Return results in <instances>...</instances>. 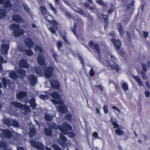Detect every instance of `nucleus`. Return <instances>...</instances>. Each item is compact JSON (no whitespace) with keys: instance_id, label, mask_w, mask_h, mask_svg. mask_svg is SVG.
<instances>
[{"instance_id":"0eeeda50","label":"nucleus","mask_w":150,"mask_h":150,"mask_svg":"<svg viewBox=\"0 0 150 150\" xmlns=\"http://www.w3.org/2000/svg\"><path fill=\"white\" fill-rule=\"evenodd\" d=\"M30 143L33 147L38 149L43 150L44 149L43 144L40 142L31 140L30 141Z\"/></svg>"},{"instance_id":"2f4dec72","label":"nucleus","mask_w":150,"mask_h":150,"mask_svg":"<svg viewBox=\"0 0 150 150\" xmlns=\"http://www.w3.org/2000/svg\"><path fill=\"white\" fill-rule=\"evenodd\" d=\"M45 119L47 121H52L53 119V116L47 113L45 114Z\"/></svg>"},{"instance_id":"c9c22d12","label":"nucleus","mask_w":150,"mask_h":150,"mask_svg":"<svg viewBox=\"0 0 150 150\" xmlns=\"http://www.w3.org/2000/svg\"><path fill=\"white\" fill-rule=\"evenodd\" d=\"M20 28V25L16 24H12L11 25V29L13 30H17Z\"/></svg>"},{"instance_id":"4c0bfd02","label":"nucleus","mask_w":150,"mask_h":150,"mask_svg":"<svg viewBox=\"0 0 150 150\" xmlns=\"http://www.w3.org/2000/svg\"><path fill=\"white\" fill-rule=\"evenodd\" d=\"M49 6L51 10L53 11L54 13L55 14H57L58 12L56 9L53 6V5L51 4H49Z\"/></svg>"},{"instance_id":"6e6552de","label":"nucleus","mask_w":150,"mask_h":150,"mask_svg":"<svg viewBox=\"0 0 150 150\" xmlns=\"http://www.w3.org/2000/svg\"><path fill=\"white\" fill-rule=\"evenodd\" d=\"M3 137L6 138L10 139L12 138V133L11 131L8 129H1Z\"/></svg>"},{"instance_id":"a211bd4d","label":"nucleus","mask_w":150,"mask_h":150,"mask_svg":"<svg viewBox=\"0 0 150 150\" xmlns=\"http://www.w3.org/2000/svg\"><path fill=\"white\" fill-rule=\"evenodd\" d=\"M89 43L90 46L92 48L95 49L97 53L98 54V55H99L100 51L99 50V47L98 44H94L93 42L92 41H90Z\"/></svg>"},{"instance_id":"49530a36","label":"nucleus","mask_w":150,"mask_h":150,"mask_svg":"<svg viewBox=\"0 0 150 150\" xmlns=\"http://www.w3.org/2000/svg\"><path fill=\"white\" fill-rule=\"evenodd\" d=\"M2 81L3 83V86L5 87H6L7 86V81L6 79L5 78H3L2 80Z\"/></svg>"},{"instance_id":"79ce46f5","label":"nucleus","mask_w":150,"mask_h":150,"mask_svg":"<svg viewBox=\"0 0 150 150\" xmlns=\"http://www.w3.org/2000/svg\"><path fill=\"white\" fill-rule=\"evenodd\" d=\"M52 147L54 150H62L56 144H54L52 145Z\"/></svg>"},{"instance_id":"37998d69","label":"nucleus","mask_w":150,"mask_h":150,"mask_svg":"<svg viewBox=\"0 0 150 150\" xmlns=\"http://www.w3.org/2000/svg\"><path fill=\"white\" fill-rule=\"evenodd\" d=\"M93 88L96 89V87H98L99 88L101 91L102 92L103 90V87L102 85L101 84H100L98 85H95L93 86Z\"/></svg>"},{"instance_id":"338daca9","label":"nucleus","mask_w":150,"mask_h":150,"mask_svg":"<svg viewBox=\"0 0 150 150\" xmlns=\"http://www.w3.org/2000/svg\"><path fill=\"white\" fill-rule=\"evenodd\" d=\"M126 33L127 38L128 39L129 41H130L131 40V38L130 37V35L128 31H127Z\"/></svg>"},{"instance_id":"c03bdc74","label":"nucleus","mask_w":150,"mask_h":150,"mask_svg":"<svg viewBox=\"0 0 150 150\" xmlns=\"http://www.w3.org/2000/svg\"><path fill=\"white\" fill-rule=\"evenodd\" d=\"M40 98L43 100H46L48 99V96L47 95H41L40 96Z\"/></svg>"},{"instance_id":"f257e3e1","label":"nucleus","mask_w":150,"mask_h":150,"mask_svg":"<svg viewBox=\"0 0 150 150\" xmlns=\"http://www.w3.org/2000/svg\"><path fill=\"white\" fill-rule=\"evenodd\" d=\"M51 96L52 98L56 99H51L52 102L53 103L59 105L57 107L56 106V107L57 109L60 116H61L62 113H66L67 112V106L65 105H63L64 102L62 100L59 99L60 97L57 93L54 92L51 93Z\"/></svg>"},{"instance_id":"052dcab7","label":"nucleus","mask_w":150,"mask_h":150,"mask_svg":"<svg viewBox=\"0 0 150 150\" xmlns=\"http://www.w3.org/2000/svg\"><path fill=\"white\" fill-rule=\"evenodd\" d=\"M57 44L58 46V49L59 50V48L62 46V43L61 42L58 41L57 42Z\"/></svg>"},{"instance_id":"f8f14e48","label":"nucleus","mask_w":150,"mask_h":150,"mask_svg":"<svg viewBox=\"0 0 150 150\" xmlns=\"http://www.w3.org/2000/svg\"><path fill=\"white\" fill-rule=\"evenodd\" d=\"M53 68L52 67H50L47 68L45 71H44L45 76L47 78H49L52 76Z\"/></svg>"},{"instance_id":"a19ab883","label":"nucleus","mask_w":150,"mask_h":150,"mask_svg":"<svg viewBox=\"0 0 150 150\" xmlns=\"http://www.w3.org/2000/svg\"><path fill=\"white\" fill-rule=\"evenodd\" d=\"M7 147L6 144L5 142L0 141V148H5Z\"/></svg>"},{"instance_id":"423d86ee","label":"nucleus","mask_w":150,"mask_h":150,"mask_svg":"<svg viewBox=\"0 0 150 150\" xmlns=\"http://www.w3.org/2000/svg\"><path fill=\"white\" fill-rule=\"evenodd\" d=\"M115 130V132L116 134L118 136H121L123 135L125 133L124 131L122 130L123 127L117 123V122H112Z\"/></svg>"},{"instance_id":"7ed1b4c3","label":"nucleus","mask_w":150,"mask_h":150,"mask_svg":"<svg viewBox=\"0 0 150 150\" xmlns=\"http://www.w3.org/2000/svg\"><path fill=\"white\" fill-rule=\"evenodd\" d=\"M11 104L15 106L20 108L21 110H25V115L26 114V112H29L30 111V106L27 105H23L21 103L16 102H11Z\"/></svg>"},{"instance_id":"5fc2aeb1","label":"nucleus","mask_w":150,"mask_h":150,"mask_svg":"<svg viewBox=\"0 0 150 150\" xmlns=\"http://www.w3.org/2000/svg\"><path fill=\"white\" fill-rule=\"evenodd\" d=\"M120 34V35L122 37H123V34L124 33V31L123 30V28L120 29L118 30Z\"/></svg>"},{"instance_id":"393cba45","label":"nucleus","mask_w":150,"mask_h":150,"mask_svg":"<svg viewBox=\"0 0 150 150\" xmlns=\"http://www.w3.org/2000/svg\"><path fill=\"white\" fill-rule=\"evenodd\" d=\"M44 133L47 136H51L52 134V130L48 128H45L44 129Z\"/></svg>"},{"instance_id":"f3484780","label":"nucleus","mask_w":150,"mask_h":150,"mask_svg":"<svg viewBox=\"0 0 150 150\" xmlns=\"http://www.w3.org/2000/svg\"><path fill=\"white\" fill-rule=\"evenodd\" d=\"M19 65L21 67L25 68H28L29 66L27 61L24 59H21L20 60Z\"/></svg>"},{"instance_id":"c756f323","label":"nucleus","mask_w":150,"mask_h":150,"mask_svg":"<svg viewBox=\"0 0 150 150\" xmlns=\"http://www.w3.org/2000/svg\"><path fill=\"white\" fill-rule=\"evenodd\" d=\"M6 13L5 9L0 7V18H1L5 16Z\"/></svg>"},{"instance_id":"ddd939ff","label":"nucleus","mask_w":150,"mask_h":150,"mask_svg":"<svg viewBox=\"0 0 150 150\" xmlns=\"http://www.w3.org/2000/svg\"><path fill=\"white\" fill-rule=\"evenodd\" d=\"M111 41L117 50L118 53H119V50L120 49L121 46L122 45V43L119 40H116L114 39H112Z\"/></svg>"},{"instance_id":"aec40b11","label":"nucleus","mask_w":150,"mask_h":150,"mask_svg":"<svg viewBox=\"0 0 150 150\" xmlns=\"http://www.w3.org/2000/svg\"><path fill=\"white\" fill-rule=\"evenodd\" d=\"M25 42L26 45L29 47L31 48L33 46V42L32 40L30 38H27L25 40Z\"/></svg>"},{"instance_id":"09e8293b","label":"nucleus","mask_w":150,"mask_h":150,"mask_svg":"<svg viewBox=\"0 0 150 150\" xmlns=\"http://www.w3.org/2000/svg\"><path fill=\"white\" fill-rule=\"evenodd\" d=\"M76 11L78 13L82 15H84L85 14V13L83 11L81 10L80 8H78L77 9Z\"/></svg>"},{"instance_id":"7c9ffc66","label":"nucleus","mask_w":150,"mask_h":150,"mask_svg":"<svg viewBox=\"0 0 150 150\" xmlns=\"http://www.w3.org/2000/svg\"><path fill=\"white\" fill-rule=\"evenodd\" d=\"M48 22L49 23L51 24L55 28L56 30L57 29V25H58V23L55 20H53L52 21H51L50 20H48Z\"/></svg>"},{"instance_id":"5701e85b","label":"nucleus","mask_w":150,"mask_h":150,"mask_svg":"<svg viewBox=\"0 0 150 150\" xmlns=\"http://www.w3.org/2000/svg\"><path fill=\"white\" fill-rule=\"evenodd\" d=\"M133 77L137 82L139 86H144V83L139 77L138 76H133Z\"/></svg>"},{"instance_id":"de8ad7c7","label":"nucleus","mask_w":150,"mask_h":150,"mask_svg":"<svg viewBox=\"0 0 150 150\" xmlns=\"http://www.w3.org/2000/svg\"><path fill=\"white\" fill-rule=\"evenodd\" d=\"M146 72L143 71H141L140 72L142 75V77L144 79H146L147 78V76L146 74Z\"/></svg>"},{"instance_id":"69168bd1","label":"nucleus","mask_w":150,"mask_h":150,"mask_svg":"<svg viewBox=\"0 0 150 150\" xmlns=\"http://www.w3.org/2000/svg\"><path fill=\"white\" fill-rule=\"evenodd\" d=\"M145 96L147 97H149L150 96V92L148 91H145L144 93Z\"/></svg>"},{"instance_id":"1a4fd4ad","label":"nucleus","mask_w":150,"mask_h":150,"mask_svg":"<svg viewBox=\"0 0 150 150\" xmlns=\"http://www.w3.org/2000/svg\"><path fill=\"white\" fill-rule=\"evenodd\" d=\"M59 138L60 139V141L59 144L63 147L65 148L67 144L66 143V142L67 140V139L65 136L61 134H60Z\"/></svg>"},{"instance_id":"9b49d317","label":"nucleus","mask_w":150,"mask_h":150,"mask_svg":"<svg viewBox=\"0 0 150 150\" xmlns=\"http://www.w3.org/2000/svg\"><path fill=\"white\" fill-rule=\"evenodd\" d=\"M12 18L14 21L17 23L24 22V19L19 14H14L12 16Z\"/></svg>"},{"instance_id":"0e129e2a","label":"nucleus","mask_w":150,"mask_h":150,"mask_svg":"<svg viewBox=\"0 0 150 150\" xmlns=\"http://www.w3.org/2000/svg\"><path fill=\"white\" fill-rule=\"evenodd\" d=\"M110 57L111 61L113 62V63H115V62L116 60V59L112 55H111Z\"/></svg>"},{"instance_id":"39448f33","label":"nucleus","mask_w":150,"mask_h":150,"mask_svg":"<svg viewBox=\"0 0 150 150\" xmlns=\"http://www.w3.org/2000/svg\"><path fill=\"white\" fill-rule=\"evenodd\" d=\"M17 98L19 100L22 101L23 100L25 103H28L29 100L28 98L26 93L23 91L19 92L16 94Z\"/></svg>"},{"instance_id":"dca6fc26","label":"nucleus","mask_w":150,"mask_h":150,"mask_svg":"<svg viewBox=\"0 0 150 150\" xmlns=\"http://www.w3.org/2000/svg\"><path fill=\"white\" fill-rule=\"evenodd\" d=\"M45 59L42 56L40 55L38 58V63L44 67L46 66V63L45 62Z\"/></svg>"},{"instance_id":"bb28decb","label":"nucleus","mask_w":150,"mask_h":150,"mask_svg":"<svg viewBox=\"0 0 150 150\" xmlns=\"http://www.w3.org/2000/svg\"><path fill=\"white\" fill-rule=\"evenodd\" d=\"M36 73L40 76H42L43 75L44 71L39 69L38 67H35L33 68Z\"/></svg>"},{"instance_id":"bf43d9fd","label":"nucleus","mask_w":150,"mask_h":150,"mask_svg":"<svg viewBox=\"0 0 150 150\" xmlns=\"http://www.w3.org/2000/svg\"><path fill=\"white\" fill-rule=\"evenodd\" d=\"M143 35L144 38H146L148 36V33L147 32H145L144 31H143Z\"/></svg>"},{"instance_id":"e2e57ef3","label":"nucleus","mask_w":150,"mask_h":150,"mask_svg":"<svg viewBox=\"0 0 150 150\" xmlns=\"http://www.w3.org/2000/svg\"><path fill=\"white\" fill-rule=\"evenodd\" d=\"M89 73L91 76H93L94 75V72L93 69H91Z\"/></svg>"},{"instance_id":"9d476101","label":"nucleus","mask_w":150,"mask_h":150,"mask_svg":"<svg viewBox=\"0 0 150 150\" xmlns=\"http://www.w3.org/2000/svg\"><path fill=\"white\" fill-rule=\"evenodd\" d=\"M106 64L108 68H110L112 69H114L117 72H119V68L116 63H114V64L112 65L109 62H107Z\"/></svg>"},{"instance_id":"8fccbe9b","label":"nucleus","mask_w":150,"mask_h":150,"mask_svg":"<svg viewBox=\"0 0 150 150\" xmlns=\"http://www.w3.org/2000/svg\"><path fill=\"white\" fill-rule=\"evenodd\" d=\"M108 106L107 105H104L103 109L105 114H107L108 112Z\"/></svg>"},{"instance_id":"f704fd0d","label":"nucleus","mask_w":150,"mask_h":150,"mask_svg":"<svg viewBox=\"0 0 150 150\" xmlns=\"http://www.w3.org/2000/svg\"><path fill=\"white\" fill-rule=\"evenodd\" d=\"M23 6L24 9L29 14L30 16L32 17L33 16V15L31 13H30L29 11H30V9L28 6H27L26 5L24 4H23Z\"/></svg>"},{"instance_id":"e433bc0d","label":"nucleus","mask_w":150,"mask_h":150,"mask_svg":"<svg viewBox=\"0 0 150 150\" xmlns=\"http://www.w3.org/2000/svg\"><path fill=\"white\" fill-rule=\"evenodd\" d=\"M121 86L123 90L125 91H126L129 89L128 85L126 83H122L121 85Z\"/></svg>"},{"instance_id":"2eb2a0df","label":"nucleus","mask_w":150,"mask_h":150,"mask_svg":"<svg viewBox=\"0 0 150 150\" xmlns=\"http://www.w3.org/2000/svg\"><path fill=\"white\" fill-rule=\"evenodd\" d=\"M49 81L51 86L53 88L58 89L59 87L58 83L55 79L52 78L49 80Z\"/></svg>"},{"instance_id":"6ab92c4d","label":"nucleus","mask_w":150,"mask_h":150,"mask_svg":"<svg viewBox=\"0 0 150 150\" xmlns=\"http://www.w3.org/2000/svg\"><path fill=\"white\" fill-rule=\"evenodd\" d=\"M26 71L25 70L21 69L17 71V74L18 77L21 78H22L26 76Z\"/></svg>"},{"instance_id":"4be33fe9","label":"nucleus","mask_w":150,"mask_h":150,"mask_svg":"<svg viewBox=\"0 0 150 150\" xmlns=\"http://www.w3.org/2000/svg\"><path fill=\"white\" fill-rule=\"evenodd\" d=\"M40 8V10L43 15H50L45 7L41 6Z\"/></svg>"},{"instance_id":"a878e982","label":"nucleus","mask_w":150,"mask_h":150,"mask_svg":"<svg viewBox=\"0 0 150 150\" xmlns=\"http://www.w3.org/2000/svg\"><path fill=\"white\" fill-rule=\"evenodd\" d=\"M30 104L31 107L33 109H35L37 104L35 103V99L34 98H32L30 101Z\"/></svg>"},{"instance_id":"58836bf2","label":"nucleus","mask_w":150,"mask_h":150,"mask_svg":"<svg viewBox=\"0 0 150 150\" xmlns=\"http://www.w3.org/2000/svg\"><path fill=\"white\" fill-rule=\"evenodd\" d=\"M77 28V24L76 23H75L74 25V28L71 30L74 33V34L77 37V36L76 35V29Z\"/></svg>"},{"instance_id":"72a5a7b5","label":"nucleus","mask_w":150,"mask_h":150,"mask_svg":"<svg viewBox=\"0 0 150 150\" xmlns=\"http://www.w3.org/2000/svg\"><path fill=\"white\" fill-rule=\"evenodd\" d=\"M35 50L36 52L38 53H42V48L39 46H36L35 48Z\"/></svg>"},{"instance_id":"603ef678","label":"nucleus","mask_w":150,"mask_h":150,"mask_svg":"<svg viewBox=\"0 0 150 150\" xmlns=\"http://www.w3.org/2000/svg\"><path fill=\"white\" fill-rule=\"evenodd\" d=\"M125 18V20L127 22H128L130 19V17L128 15H126L123 16V18Z\"/></svg>"},{"instance_id":"864d4df0","label":"nucleus","mask_w":150,"mask_h":150,"mask_svg":"<svg viewBox=\"0 0 150 150\" xmlns=\"http://www.w3.org/2000/svg\"><path fill=\"white\" fill-rule=\"evenodd\" d=\"M70 137H75V134L74 133L72 132H68V133L67 134Z\"/></svg>"},{"instance_id":"4d7b16f0","label":"nucleus","mask_w":150,"mask_h":150,"mask_svg":"<svg viewBox=\"0 0 150 150\" xmlns=\"http://www.w3.org/2000/svg\"><path fill=\"white\" fill-rule=\"evenodd\" d=\"M3 122H11V121L10 120V119L8 118H7L6 117H5L3 118Z\"/></svg>"},{"instance_id":"6e6d98bb","label":"nucleus","mask_w":150,"mask_h":150,"mask_svg":"<svg viewBox=\"0 0 150 150\" xmlns=\"http://www.w3.org/2000/svg\"><path fill=\"white\" fill-rule=\"evenodd\" d=\"M65 117L67 119L70 120L71 119V116L70 114H67L65 115Z\"/></svg>"},{"instance_id":"13d9d810","label":"nucleus","mask_w":150,"mask_h":150,"mask_svg":"<svg viewBox=\"0 0 150 150\" xmlns=\"http://www.w3.org/2000/svg\"><path fill=\"white\" fill-rule=\"evenodd\" d=\"M134 1H133L132 2V3L131 4H129L127 5V8H131V7L134 5Z\"/></svg>"},{"instance_id":"473e14b6","label":"nucleus","mask_w":150,"mask_h":150,"mask_svg":"<svg viewBox=\"0 0 150 150\" xmlns=\"http://www.w3.org/2000/svg\"><path fill=\"white\" fill-rule=\"evenodd\" d=\"M102 0H96V2L101 6H103L105 7H107L108 6L107 3L102 1Z\"/></svg>"},{"instance_id":"c85d7f7f","label":"nucleus","mask_w":150,"mask_h":150,"mask_svg":"<svg viewBox=\"0 0 150 150\" xmlns=\"http://www.w3.org/2000/svg\"><path fill=\"white\" fill-rule=\"evenodd\" d=\"M8 73L9 76L10 78L14 79H16L17 76L14 72L12 71H9Z\"/></svg>"},{"instance_id":"ea45409f","label":"nucleus","mask_w":150,"mask_h":150,"mask_svg":"<svg viewBox=\"0 0 150 150\" xmlns=\"http://www.w3.org/2000/svg\"><path fill=\"white\" fill-rule=\"evenodd\" d=\"M25 52L28 56L32 55L33 54V52L30 49L25 50Z\"/></svg>"},{"instance_id":"774afa93","label":"nucleus","mask_w":150,"mask_h":150,"mask_svg":"<svg viewBox=\"0 0 150 150\" xmlns=\"http://www.w3.org/2000/svg\"><path fill=\"white\" fill-rule=\"evenodd\" d=\"M146 86L148 87L149 89L150 90V85L149 84L148 81H146Z\"/></svg>"},{"instance_id":"680f3d73","label":"nucleus","mask_w":150,"mask_h":150,"mask_svg":"<svg viewBox=\"0 0 150 150\" xmlns=\"http://www.w3.org/2000/svg\"><path fill=\"white\" fill-rule=\"evenodd\" d=\"M49 29L53 34H55V30L53 27H50Z\"/></svg>"},{"instance_id":"3c124183","label":"nucleus","mask_w":150,"mask_h":150,"mask_svg":"<svg viewBox=\"0 0 150 150\" xmlns=\"http://www.w3.org/2000/svg\"><path fill=\"white\" fill-rule=\"evenodd\" d=\"M93 137L96 138V139H100L99 137L98 134L96 132H93Z\"/></svg>"},{"instance_id":"412c9836","label":"nucleus","mask_w":150,"mask_h":150,"mask_svg":"<svg viewBox=\"0 0 150 150\" xmlns=\"http://www.w3.org/2000/svg\"><path fill=\"white\" fill-rule=\"evenodd\" d=\"M25 32L24 30L22 29H19L14 31L13 35L15 37L23 35Z\"/></svg>"},{"instance_id":"cd10ccee","label":"nucleus","mask_w":150,"mask_h":150,"mask_svg":"<svg viewBox=\"0 0 150 150\" xmlns=\"http://www.w3.org/2000/svg\"><path fill=\"white\" fill-rule=\"evenodd\" d=\"M4 2V8H11V7L12 5L9 0H7Z\"/></svg>"},{"instance_id":"f03ea898","label":"nucleus","mask_w":150,"mask_h":150,"mask_svg":"<svg viewBox=\"0 0 150 150\" xmlns=\"http://www.w3.org/2000/svg\"><path fill=\"white\" fill-rule=\"evenodd\" d=\"M54 123L52 125V128L54 129H58L63 134L66 135L68 133V131L71 130L72 129V127L71 126L68 124L66 123L67 122H63L62 125L60 126L59 125H57L56 123Z\"/></svg>"},{"instance_id":"b1692460","label":"nucleus","mask_w":150,"mask_h":150,"mask_svg":"<svg viewBox=\"0 0 150 150\" xmlns=\"http://www.w3.org/2000/svg\"><path fill=\"white\" fill-rule=\"evenodd\" d=\"M36 129L34 127H30L29 129V135L31 137H33L36 135Z\"/></svg>"},{"instance_id":"20e7f679","label":"nucleus","mask_w":150,"mask_h":150,"mask_svg":"<svg viewBox=\"0 0 150 150\" xmlns=\"http://www.w3.org/2000/svg\"><path fill=\"white\" fill-rule=\"evenodd\" d=\"M3 43L1 45V51L4 56H6L7 52L9 48V42L8 40H2Z\"/></svg>"},{"instance_id":"4468645a","label":"nucleus","mask_w":150,"mask_h":150,"mask_svg":"<svg viewBox=\"0 0 150 150\" xmlns=\"http://www.w3.org/2000/svg\"><path fill=\"white\" fill-rule=\"evenodd\" d=\"M28 79L30 84L32 86L35 85L37 83L36 77L33 75H29L28 76Z\"/></svg>"},{"instance_id":"a18cd8bd","label":"nucleus","mask_w":150,"mask_h":150,"mask_svg":"<svg viewBox=\"0 0 150 150\" xmlns=\"http://www.w3.org/2000/svg\"><path fill=\"white\" fill-rule=\"evenodd\" d=\"M142 71L146 72V64L142 63Z\"/></svg>"}]
</instances>
